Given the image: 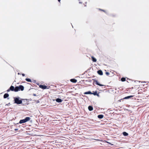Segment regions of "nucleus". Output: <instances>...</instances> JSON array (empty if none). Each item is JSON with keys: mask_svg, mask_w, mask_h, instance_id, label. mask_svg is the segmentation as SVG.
I'll use <instances>...</instances> for the list:
<instances>
[{"mask_svg": "<svg viewBox=\"0 0 149 149\" xmlns=\"http://www.w3.org/2000/svg\"><path fill=\"white\" fill-rule=\"evenodd\" d=\"M141 83H146V82H145V81H143V82L141 81Z\"/></svg>", "mask_w": 149, "mask_h": 149, "instance_id": "cd10ccee", "label": "nucleus"}, {"mask_svg": "<svg viewBox=\"0 0 149 149\" xmlns=\"http://www.w3.org/2000/svg\"><path fill=\"white\" fill-rule=\"evenodd\" d=\"M30 119L29 117H26L24 119L21 120L19 121V123L20 124L24 123L29 120Z\"/></svg>", "mask_w": 149, "mask_h": 149, "instance_id": "f257e3e1", "label": "nucleus"}, {"mask_svg": "<svg viewBox=\"0 0 149 149\" xmlns=\"http://www.w3.org/2000/svg\"><path fill=\"white\" fill-rule=\"evenodd\" d=\"M97 91H95L93 93H92V94H93L94 95H97Z\"/></svg>", "mask_w": 149, "mask_h": 149, "instance_id": "aec40b11", "label": "nucleus"}, {"mask_svg": "<svg viewBox=\"0 0 149 149\" xmlns=\"http://www.w3.org/2000/svg\"><path fill=\"white\" fill-rule=\"evenodd\" d=\"M25 80L28 82H31V79L29 78H26Z\"/></svg>", "mask_w": 149, "mask_h": 149, "instance_id": "a211bd4d", "label": "nucleus"}, {"mask_svg": "<svg viewBox=\"0 0 149 149\" xmlns=\"http://www.w3.org/2000/svg\"><path fill=\"white\" fill-rule=\"evenodd\" d=\"M104 116L103 115L100 114L97 117L100 119H102L103 118Z\"/></svg>", "mask_w": 149, "mask_h": 149, "instance_id": "f8f14e48", "label": "nucleus"}, {"mask_svg": "<svg viewBox=\"0 0 149 149\" xmlns=\"http://www.w3.org/2000/svg\"><path fill=\"white\" fill-rule=\"evenodd\" d=\"M123 134L125 136H127L128 135V134L126 132H123Z\"/></svg>", "mask_w": 149, "mask_h": 149, "instance_id": "f3484780", "label": "nucleus"}, {"mask_svg": "<svg viewBox=\"0 0 149 149\" xmlns=\"http://www.w3.org/2000/svg\"><path fill=\"white\" fill-rule=\"evenodd\" d=\"M22 75L23 76H25V74H22Z\"/></svg>", "mask_w": 149, "mask_h": 149, "instance_id": "b1692460", "label": "nucleus"}, {"mask_svg": "<svg viewBox=\"0 0 149 149\" xmlns=\"http://www.w3.org/2000/svg\"><path fill=\"white\" fill-rule=\"evenodd\" d=\"M97 73L99 74L100 75H103V72L101 70H98L97 71Z\"/></svg>", "mask_w": 149, "mask_h": 149, "instance_id": "423d86ee", "label": "nucleus"}, {"mask_svg": "<svg viewBox=\"0 0 149 149\" xmlns=\"http://www.w3.org/2000/svg\"><path fill=\"white\" fill-rule=\"evenodd\" d=\"M58 2H60L61 0H58Z\"/></svg>", "mask_w": 149, "mask_h": 149, "instance_id": "c85d7f7f", "label": "nucleus"}, {"mask_svg": "<svg viewBox=\"0 0 149 149\" xmlns=\"http://www.w3.org/2000/svg\"><path fill=\"white\" fill-rule=\"evenodd\" d=\"M70 81L73 83H76L77 82V80L74 79H71L70 80Z\"/></svg>", "mask_w": 149, "mask_h": 149, "instance_id": "6e6552de", "label": "nucleus"}, {"mask_svg": "<svg viewBox=\"0 0 149 149\" xmlns=\"http://www.w3.org/2000/svg\"><path fill=\"white\" fill-rule=\"evenodd\" d=\"M14 130L15 131H17L18 130V129H15Z\"/></svg>", "mask_w": 149, "mask_h": 149, "instance_id": "393cba45", "label": "nucleus"}, {"mask_svg": "<svg viewBox=\"0 0 149 149\" xmlns=\"http://www.w3.org/2000/svg\"><path fill=\"white\" fill-rule=\"evenodd\" d=\"M94 83H95L96 84L98 85H99V86H104V85H102V84H100L99 82H98V81L97 80H95L94 81Z\"/></svg>", "mask_w": 149, "mask_h": 149, "instance_id": "7ed1b4c3", "label": "nucleus"}, {"mask_svg": "<svg viewBox=\"0 0 149 149\" xmlns=\"http://www.w3.org/2000/svg\"><path fill=\"white\" fill-rule=\"evenodd\" d=\"M88 109L90 111H91L93 110V108L92 106H89L88 107Z\"/></svg>", "mask_w": 149, "mask_h": 149, "instance_id": "9d476101", "label": "nucleus"}, {"mask_svg": "<svg viewBox=\"0 0 149 149\" xmlns=\"http://www.w3.org/2000/svg\"><path fill=\"white\" fill-rule=\"evenodd\" d=\"M79 3H81V2H79Z\"/></svg>", "mask_w": 149, "mask_h": 149, "instance_id": "c756f323", "label": "nucleus"}, {"mask_svg": "<svg viewBox=\"0 0 149 149\" xmlns=\"http://www.w3.org/2000/svg\"><path fill=\"white\" fill-rule=\"evenodd\" d=\"M97 95V96H98V97H99V94H98V93H97V95Z\"/></svg>", "mask_w": 149, "mask_h": 149, "instance_id": "a878e982", "label": "nucleus"}, {"mask_svg": "<svg viewBox=\"0 0 149 149\" xmlns=\"http://www.w3.org/2000/svg\"><path fill=\"white\" fill-rule=\"evenodd\" d=\"M133 97V96H132V95L127 96V97H125L124 98V99H129L130 98H132Z\"/></svg>", "mask_w": 149, "mask_h": 149, "instance_id": "ddd939ff", "label": "nucleus"}, {"mask_svg": "<svg viewBox=\"0 0 149 149\" xmlns=\"http://www.w3.org/2000/svg\"><path fill=\"white\" fill-rule=\"evenodd\" d=\"M56 102H62V100L61 99L58 98L56 100Z\"/></svg>", "mask_w": 149, "mask_h": 149, "instance_id": "1a4fd4ad", "label": "nucleus"}, {"mask_svg": "<svg viewBox=\"0 0 149 149\" xmlns=\"http://www.w3.org/2000/svg\"><path fill=\"white\" fill-rule=\"evenodd\" d=\"M100 10H102V11H104V10H102V9H100Z\"/></svg>", "mask_w": 149, "mask_h": 149, "instance_id": "bb28decb", "label": "nucleus"}, {"mask_svg": "<svg viewBox=\"0 0 149 149\" xmlns=\"http://www.w3.org/2000/svg\"><path fill=\"white\" fill-rule=\"evenodd\" d=\"M121 80L122 81H125V78L124 77H122Z\"/></svg>", "mask_w": 149, "mask_h": 149, "instance_id": "6ab92c4d", "label": "nucleus"}, {"mask_svg": "<svg viewBox=\"0 0 149 149\" xmlns=\"http://www.w3.org/2000/svg\"><path fill=\"white\" fill-rule=\"evenodd\" d=\"M39 87L43 89H45L47 88V86L45 85H40L39 86Z\"/></svg>", "mask_w": 149, "mask_h": 149, "instance_id": "20e7f679", "label": "nucleus"}, {"mask_svg": "<svg viewBox=\"0 0 149 149\" xmlns=\"http://www.w3.org/2000/svg\"><path fill=\"white\" fill-rule=\"evenodd\" d=\"M9 94L8 93H5L3 95L4 98H6L9 96Z\"/></svg>", "mask_w": 149, "mask_h": 149, "instance_id": "4468645a", "label": "nucleus"}, {"mask_svg": "<svg viewBox=\"0 0 149 149\" xmlns=\"http://www.w3.org/2000/svg\"><path fill=\"white\" fill-rule=\"evenodd\" d=\"M84 94H92V93H91L90 91H88V92H85Z\"/></svg>", "mask_w": 149, "mask_h": 149, "instance_id": "dca6fc26", "label": "nucleus"}, {"mask_svg": "<svg viewBox=\"0 0 149 149\" xmlns=\"http://www.w3.org/2000/svg\"><path fill=\"white\" fill-rule=\"evenodd\" d=\"M18 91H19V87L18 86H16L15 88L14 91L15 92H17Z\"/></svg>", "mask_w": 149, "mask_h": 149, "instance_id": "9b49d317", "label": "nucleus"}, {"mask_svg": "<svg viewBox=\"0 0 149 149\" xmlns=\"http://www.w3.org/2000/svg\"><path fill=\"white\" fill-rule=\"evenodd\" d=\"M18 74H19V73H18Z\"/></svg>", "mask_w": 149, "mask_h": 149, "instance_id": "7c9ffc66", "label": "nucleus"}, {"mask_svg": "<svg viewBox=\"0 0 149 149\" xmlns=\"http://www.w3.org/2000/svg\"><path fill=\"white\" fill-rule=\"evenodd\" d=\"M10 90L12 91H14L15 88L14 86H11L10 87Z\"/></svg>", "mask_w": 149, "mask_h": 149, "instance_id": "0eeeda50", "label": "nucleus"}, {"mask_svg": "<svg viewBox=\"0 0 149 149\" xmlns=\"http://www.w3.org/2000/svg\"><path fill=\"white\" fill-rule=\"evenodd\" d=\"M19 97H14L15 103L18 104H20L22 103V101L21 100H19Z\"/></svg>", "mask_w": 149, "mask_h": 149, "instance_id": "f03ea898", "label": "nucleus"}, {"mask_svg": "<svg viewBox=\"0 0 149 149\" xmlns=\"http://www.w3.org/2000/svg\"><path fill=\"white\" fill-rule=\"evenodd\" d=\"M19 91L21 90L23 91L24 90V87L21 85H20L18 86Z\"/></svg>", "mask_w": 149, "mask_h": 149, "instance_id": "39448f33", "label": "nucleus"}, {"mask_svg": "<svg viewBox=\"0 0 149 149\" xmlns=\"http://www.w3.org/2000/svg\"><path fill=\"white\" fill-rule=\"evenodd\" d=\"M106 75H108L109 74V72H106Z\"/></svg>", "mask_w": 149, "mask_h": 149, "instance_id": "412c9836", "label": "nucleus"}, {"mask_svg": "<svg viewBox=\"0 0 149 149\" xmlns=\"http://www.w3.org/2000/svg\"><path fill=\"white\" fill-rule=\"evenodd\" d=\"M10 91V88L9 89H8L7 91V92H9Z\"/></svg>", "mask_w": 149, "mask_h": 149, "instance_id": "4be33fe9", "label": "nucleus"}, {"mask_svg": "<svg viewBox=\"0 0 149 149\" xmlns=\"http://www.w3.org/2000/svg\"><path fill=\"white\" fill-rule=\"evenodd\" d=\"M33 96H37L36 94H33Z\"/></svg>", "mask_w": 149, "mask_h": 149, "instance_id": "5701e85b", "label": "nucleus"}, {"mask_svg": "<svg viewBox=\"0 0 149 149\" xmlns=\"http://www.w3.org/2000/svg\"><path fill=\"white\" fill-rule=\"evenodd\" d=\"M91 57L92 58V61L93 62H96L97 60L95 58H94L93 56H92Z\"/></svg>", "mask_w": 149, "mask_h": 149, "instance_id": "2eb2a0df", "label": "nucleus"}]
</instances>
